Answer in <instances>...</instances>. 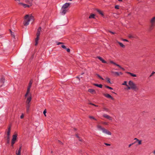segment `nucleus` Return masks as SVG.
<instances>
[{
	"label": "nucleus",
	"mask_w": 155,
	"mask_h": 155,
	"mask_svg": "<svg viewBox=\"0 0 155 155\" xmlns=\"http://www.w3.org/2000/svg\"><path fill=\"white\" fill-rule=\"evenodd\" d=\"M27 98V100L26 101V105H30V102L31 100V95L30 93H29L28 96L25 97Z\"/></svg>",
	"instance_id": "6"
},
{
	"label": "nucleus",
	"mask_w": 155,
	"mask_h": 155,
	"mask_svg": "<svg viewBox=\"0 0 155 155\" xmlns=\"http://www.w3.org/2000/svg\"><path fill=\"white\" fill-rule=\"evenodd\" d=\"M32 1L33 0H31Z\"/></svg>",
	"instance_id": "59"
},
{
	"label": "nucleus",
	"mask_w": 155,
	"mask_h": 155,
	"mask_svg": "<svg viewBox=\"0 0 155 155\" xmlns=\"http://www.w3.org/2000/svg\"><path fill=\"white\" fill-rule=\"evenodd\" d=\"M113 64H114V65H116V66L118 67L119 68H120L123 71H125V69L124 68L122 67L120 65H119L116 64L115 62H114V63H113Z\"/></svg>",
	"instance_id": "17"
},
{
	"label": "nucleus",
	"mask_w": 155,
	"mask_h": 155,
	"mask_svg": "<svg viewBox=\"0 0 155 155\" xmlns=\"http://www.w3.org/2000/svg\"><path fill=\"white\" fill-rule=\"evenodd\" d=\"M70 3H66L64 4L61 9L60 14L62 15H65L68 11Z\"/></svg>",
	"instance_id": "2"
},
{
	"label": "nucleus",
	"mask_w": 155,
	"mask_h": 155,
	"mask_svg": "<svg viewBox=\"0 0 155 155\" xmlns=\"http://www.w3.org/2000/svg\"><path fill=\"white\" fill-rule=\"evenodd\" d=\"M97 76L100 79H101L102 80H104V79L100 75L98 74H97Z\"/></svg>",
	"instance_id": "32"
},
{
	"label": "nucleus",
	"mask_w": 155,
	"mask_h": 155,
	"mask_svg": "<svg viewBox=\"0 0 155 155\" xmlns=\"http://www.w3.org/2000/svg\"><path fill=\"white\" fill-rule=\"evenodd\" d=\"M66 49L68 52H70V49L69 48H66Z\"/></svg>",
	"instance_id": "43"
},
{
	"label": "nucleus",
	"mask_w": 155,
	"mask_h": 155,
	"mask_svg": "<svg viewBox=\"0 0 155 155\" xmlns=\"http://www.w3.org/2000/svg\"><path fill=\"white\" fill-rule=\"evenodd\" d=\"M134 140H136V141H135V142H138V144L140 145L141 144V140H139L137 138H135L134 139Z\"/></svg>",
	"instance_id": "23"
},
{
	"label": "nucleus",
	"mask_w": 155,
	"mask_h": 155,
	"mask_svg": "<svg viewBox=\"0 0 155 155\" xmlns=\"http://www.w3.org/2000/svg\"><path fill=\"white\" fill-rule=\"evenodd\" d=\"M105 87L106 88H107L108 89H110V90H113V88H112V87H110L109 86H105Z\"/></svg>",
	"instance_id": "33"
},
{
	"label": "nucleus",
	"mask_w": 155,
	"mask_h": 155,
	"mask_svg": "<svg viewBox=\"0 0 155 155\" xmlns=\"http://www.w3.org/2000/svg\"><path fill=\"white\" fill-rule=\"evenodd\" d=\"M123 85H126V86H128V85L127 84V82L126 81H124V83L122 84Z\"/></svg>",
	"instance_id": "30"
},
{
	"label": "nucleus",
	"mask_w": 155,
	"mask_h": 155,
	"mask_svg": "<svg viewBox=\"0 0 155 155\" xmlns=\"http://www.w3.org/2000/svg\"><path fill=\"white\" fill-rule=\"evenodd\" d=\"M41 31V28L39 27L37 30V32L36 34V38L35 39V45H37L38 43V41L39 39V36L40 35Z\"/></svg>",
	"instance_id": "3"
},
{
	"label": "nucleus",
	"mask_w": 155,
	"mask_h": 155,
	"mask_svg": "<svg viewBox=\"0 0 155 155\" xmlns=\"http://www.w3.org/2000/svg\"><path fill=\"white\" fill-rule=\"evenodd\" d=\"M127 73L128 74H130L131 76L134 77H137V75L136 74H134L133 73H131L130 72H127Z\"/></svg>",
	"instance_id": "21"
},
{
	"label": "nucleus",
	"mask_w": 155,
	"mask_h": 155,
	"mask_svg": "<svg viewBox=\"0 0 155 155\" xmlns=\"http://www.w3.org/2000/svg\"><path fill=\"white\" fill-rule=\"evenodd\" d=\"M34 20V17L33 16L30 15H27L25 16L23 24L25 26H27L29 25L30 21L33 22Z\"/></svg>",
	"instance_id": "1"
},
{
	"label": "nucleus",
	"mask_w": 155,
	"mask_h": 155,
	"mask_svg": "<svg viewBox=\"0 0 155 155\" xmlns=\"http://www.w3.org/2000/svg\"><path fill=\"white\" fill-rule=\"evenodd\" d=\"M62 43L60 42H57V44L58 45H59L60 44H62Z\"/></svg>",
	"instance_id": "46"
},
{
	"label": "nucleus",
	"mask_w": 155,
	"mask_h": 155,
	"mask_svg": "<svg viewBox=\"0 0 155 155\" xmlns=\"http://www.w3.org/2000/svg\"><path fill=\"white\" fill-rule=\"evenodd\" d=\"M15 1H16V2H17L19 4L20 1V0H15Z\"/></svg>",
	"instance_id": "48"
},
{
	"label": "nucleus",
	"mask_w": 155,
	"mask_h": 155,
	"mask_svg": "<svg viewBox=\"0 0 155 155\" xmlns=\"http://www.w3.org/2000/svg\"><path fill=\"white\" fill-rule=\"evenodd\" d=\"M122 40L124 41H127V42L128 41L127 39H123Z\"/></svg>",
	"instance_id": "47"
},
{
	"label": "nucleus",
	"mask_w": 155,
	"mask_h": 155,
	"mask_svg": "<svg viewBox=\"0 0 155 155\" xmlns=\"http://www.w3.org/2000/svg\"><path fill=\"white\" fill-rule=\"evenodd\" d=\"M103 109L105 111H106L108 112V109L107 108L104 107Z\"/></svg>",
	"instance_id": "34"
},
{
	"label": "nucleus",
	"mask_w": 155,
	"mask_h": 155,
	"mask_svg": "<svg viewBox=\"0 0 155 155\" xmlns=\"http://www.w3.org/2000/svg\"><path fill=\"white\" fill-rule=\"evenodd\" d=\"M111 73L112 74H113L114 76H119L120 75V74H122V73L121 72L119 73L118 72H115V71H112L111 72Z\"/></svg>",
	"instance_id": "12"
},
{
	"label": "nucleus",
	"mask_w": 155,
	"mask_h": 155,
	"mask_svg": "<svg viewBox=\"0 0 155 155\" xmlns=\"http://www.w3.org/2000/svg\"><path fill=\"white\" fill-rule=\"evenodd\" d=\"M46 110H45L43 111V114L45 116H46Z\"/></svg>",
	"instance_id": "41"
},
{
	"label": "nucleus",
	"mask_w": 155,
	"mask_h": 155,
	"mask_svg": "<svg viewBox=\"0 0 155 155\" xmlns=\"http://www.w3.org/2000/svg\"><path fill=\"white\" fill-rule=\"evenodd\" d=\"M89 104H91V105H92V104H92V103H89Z\"/></svg>",
	"instance_id": "57"
},
{
	"label": "nucleus",
	"mask_w": 155,
	"mask_h": 155,
	"mask_svg": "<svg viewBox=\"0 0 155 155\" xmlns=\"http://www.w3.org/2000/svg\"><path fill=\"white\" fill-rule=\"evenodd\" d=\"M97 58L99 59L103 63H107V62L104 60L101 57L98 56Z\"/></svg>",
	"instance_id": "15"
},
{
	"label": "nucleus",
	"mask_w": 155,
	"mask_h": 155,
	"mask_svg": "<svg viewBox=\"0 0 155 155\" xmlns=\"http://www.w3.org/2000/svg\"><path fill=\"white\" fill-rule=\"evenodd\" d=\"M97 127L99 130H101L102 131L103 130V129H104V128L102 127L100 125H97Z\"/></svg>",
	"instance_id": "20"
},
{
	"label": "nucleus",
	"mask_w": 155,
	"mask_h": 155,
	"mask_svg": "<svg viewBox=\"0 0 155 155\" xmlns=\"http://www.w3.org/2000/svg\"><path fill=\"white\" fill-rule=\"evenodd\" d=\"M89 117L90 119H94V120H97V119H95L94 117L93 116H89Z\"/></svg>",
	"instance_id": "31"
},
{
	"label": "nucleus",
	"mask_w": 155,
	"mask_h": 155,
	"mask_svg": "<svg viewBox=\"0 0 155 155\" xmlns=\"http://www.w3.org/2000/svg\"><path fill=\"white\" fill-rule=\"evenodd\" d=\"M102 124H104L107 125L108 124V123L106 122H102Z\"/></svg>",
	"instance_id": "40"
},
{
	"label": "nucleus",
	"mask_w": 155,
	"mask_h": 155,
	"mask_svg": "<svg viewBox=\"0 0 155 155\" xmlns=\"http://www.w3.org/2000/svg\"><path fill=\"white\" fill-rule=\"evenodd\" d=\"M24 117V115L23 114H22L20 116V118L21 119H22Z\"/></svg>",
	"instance_id": "44"
},
{
	"label": "nucleus",
	"mask_w": 155,
	"mask_h": 155,
	"mask_svg": "<svg viewBox=\"0 0 155 155\" xmlns=\"http://www.w3.org/2000/svg\"><path fill=\"white\" fill-rule=\"evenodd\" d=\"M32 83V80H31L30 81V82H29V84L28 85V87L27 92L25 95V97H26L28 96V94H29V93H30V89L31 87Z\"/></svg>",
	"instance_id": "7"
},
{
	"label": "nucleus",
	"mask_w": 155,
	"mask_h": 155,
	"mask_svg": "<svg viewBox=\"0 0 155 155\" xmlns=\"http://www.w3.org/2000/svg\"><path fill=\"white\" fill-rule=\"evenodd\" d=\"M117 43L120 45L121 47L123 48H124L125 47V46L122 43L119 41H117Z\"/></svg>",
	"instance_id": "24"
},
{
	"label": "nucleus",
	"mask_w": 155,
	"mask_h": 155,
	"mask_svg": "<svg viewBox=\"0 0 155 155\" xmlns=\"http://www.w3.org/2000/svg\"><path fill=\"white\" fill-rule=\"evenodd\" d=\"M19 4L20 5H23L24 8L29 7H30L29 5L25 4H23L22 3H19Z\"/></svg>",
	"instance_id": "19"
},
{
	"label": "nucleus",
	"mask_w": 155,
	"mask_h": 155,
	"mask_svg": "<svg viewBox=\"0 0 155 155\" xmlns=\"http://www.w3.org/2000/svg\"><path fill=\"white\" fill-rule=\"evenodd\" d=\"M10 31L11 33V34L12 36H13L14 37H15L14 35V33L12 32L11 30H10Z\"/></svg>",
	"instance_id": "37"
},
{
	"label": "nucleus",
	"mask_w": 155,
	"mask_h": 155,
	"mask_svg": "<svg viewBox=\"0 0 155 155\" xmlns=\"http://www.w3.org/2000/svg\"><path fill=\"white\" fill-rule=\"evenodd\" d=\"M95 15L94 14H91L89 16V18H94Z\"/></svg>",
	"instance_id": "26"
},
{
	"label": "nucleus",
	"mask_w": 155,
	"mask_h": 155,
	"mask_svg": "<svg viewBox=\"0 0 155 155\" xmlns=\"http://www.w3.org/2000/svg\"><path fill=\"white\" fill-rule=\"evenodd\" d=\"M104 95L107 98H110L112 100H114V98L109 94H104Z\"/></svg>",
	"instance_id": "13"
},
{
	"label": "nucleus",
	"mask_w": 155,
	"mask_h": 155,
	"mask_svg": "<svg viewBox=\"0 0 155 155\" xmlns=\"http://www.w3.org/2000/svg\"><path fill=\"white\" fill-rule=\"evenodd\" d=\"M92 105H93L94 106H96V107H97L98 106L97 105H95L94 104H92Z\"/></svg>",
	"instance_id": "52"
},
{
	"label": "nucleus",
	"mask_w": 155,
	"mask_h": 155,
	"mask_svg": "<svg viewBox=\"0 0 155 155\" xmlns=\"http://www.w3.org/2000/svg\"><path fill=\"white\" fill-rule=\"evenodd\" d=\"M21 147H20L18 151H16V155H20L21 152Z\"/></svg>",
	"instance_id": "16"
},
{
	"label": "nucleus",
	"mask_w": 155,
	"mask_h": 155,
	"mask_svg": "<svg viewBox=\"0 0 155 155\" xmlns=\"http://www.w3.org/2000/svg\"><path fill=\"white\" fill-rule=\"evenodd\" d=\"M5 79L3 77L1 78L0 79V82L4 83V82Z\"/></svg>",
	"instance_id": "25"
},
{
	"label": "nucleus",
	"mask_w": 155,
	"mask_h": 155,
	"mask_svg": "<svg viewBox=\"0 0 155 155\" xmlns=\"http://www.w3.org/2000/svg\"><path fill=\"white\" fill-rule=\"evenodd\" d=\"M155 72H154V71H153V72L152 73H151V75H150V77H151L152 76H153V75L154 74H155Z\"/></svg>",
	"instance_id": "42"
},
{
	"label": "nucleus",
	"mask_w": 155,
	"mask_h": 155,
	"mask_svg": "<svg viewBox=\"0 0 155 155\" xmlns=\"http://www.w3.org/2000/svg\"><path fill=\"white\" fill-rule=\"evenodd\" d=\"M102 132L103 133L106 134L108 135H111V133L108 130L105 129V128H104V129H103V130Z\"/></svg>",
	"instance_id": "11"
},
{
	"label": "nucleus",
	"mask_w": 155,
	"mask_h": 155,
	"mask_svg": "<svg viewBox=\"0 0 155 155\" xmlns=\"http://www.w3.org/2000/svg\"><path fill=\"white\" fill-rule=\"evenodd\" d=\"M88 91L91 94H95L96 93L95 90L92 89H89Z\"/></svg>",
	"instance_id": "14"
},
{
	"label": "nucleus",
	"mask_w": 155,
	"mask_h": 155,
	"mask_svg": "<svg viewBox=\"0 0 155 155\" xmlns=\"http://www.w3.org/2000/svg\"><path fill=\"white\" fill-rule=\"evenodd\" d=\"M76 78H78V79H79V80H80V78H79V77H76Z\"/></svg>",
	"instance_id": "54"
},
{
	"label": "nucleus",
	"mask_w": 155,
	"mask_h": 155,
	"mask_svg": "<svg viewBox=\"0 0 155 155\" xmlns=\"http://www.w3.org/2000/svg\"><path fill=\"white\" fill-rule=\"evenodd\" d=\"M119 5H116L115 6V8H116V9H119Z\"/></svg>",
	"instance_id": "36"
},
{
	"label": "nucleus",
	"mask_w": 155,
	"mask_h": 155,
	"mask_svg": "<svg viewBox=\"0 0 155 155\" xmlns=\"http://www.w3.org/2000/svg\"><path fill=\"white\" fill-rule=\"evenodd\" d=\"M109 32L111 33L112 34H115V33L114 32H112V31H109Z\"/></svg>",
	"instance_id": "49"
},
{
	"label": "nucleus",
	"mask_w": 155,
	"mask_h": 155,
	"mask_svg": "<svg viewBox=\"0 0 155 155\" xmlns=\"http://www.w3.org/2000/svg\"><path fill=\"white\" fill-rule=\"evenodd\" d=\"M104 144L105 145H106L108 146H110V144L109 143H105Z\"/></svg>",
	"instance_id": "45"
},
{
	"label": "nucleus",
	"mask_w": 155,
	"mask_h": 155,
	"mask_svg": "<svg viewBox=\"0 0 155 155\" xmlns=\"http://www.w3.org/2000/svg\"><path fill=\"white\" fill-rule=\"evenodd\" d=\"M94 85L100 88H102V85L101 84H94Z\"/></svg>",
	"instance_id": "22"
},
{
	"label": "nucleus",
	"mask_w": 155,
	"mask_h": 155,
	"mask_svg": "<svg viewBox=\"0 0 155 155\" xmlns=\"http://www.w3.org/2000/svg\"><path fill=\"white\" fill-rule=\"evenodd\" d=\"M11 128L10 127H9L8 129V130L6 131L7 134V138L8 140V143L9 141L10 138V134Z\"/></svg>",
	"instance_id": "9"
},
{
	"label": "nucleus",
	"mask_w": 155,
	"mask_h": 155,
	"mask_svg": "<svg viewBox=\"0 0 155 155\" xmlns=\"http://www.w3.org/2000/svg\"><path fill=\"white\" fill-rule=\"evenodd\" d=\"M76 137H77L78 138V139H79V141H82V139H80V138L78 136L77 134L76 135Z\"/></svg>",
	"instance_id": "35"
},
{
	"label": "nucleus",
	"mask_w": 155,
	"mask_h": 155,
	"mask_svg": "<svg viewBox=\"0 0 155 155\" xmlns=\"http://www.w3.org/2000/svg\"><path fill=\"white\" fill-rule=\"evenodd\" d=\"M151 25L149 27L150 31L152 30L154 28L155 25V17H153L150 21Z\"/></svg>",
	"instance_id": "5"
},
{
	"label": "nucleus",
	"mask_w": 155,
	"mask_h": 155,
	"mask_svg": "<svg viewBox=\"0 0 155 155\" xmlns=\"http://www.w3.org/2000/svg\"><path fill=\"white\" fill-rule=\"evenodd\" d=\"M59 141V142L60 143H61V142L60 141Z\"/></svg>",
	"instance_id": "56"
},
{
	"label": "nucleus",
	"mask_w": 155,
	"mask_h": 155,
	"mask_svg": "<svg viewBox=\"0 0 155 155\" xmlns=\"http://www.w3.org/2000/svg\"><path fill=\"white\" fill-rule=\"evenodd\" d=\"M129 85L131 87V89L134 91H137L138 89L136 86V85L131 81H130L129 82Z\"/></svg>",
	"instance_id": "4"
},
{
	"label": "nucleus",
	"mask_w": 155,
	"mask_h": 155,
	"mask_svg": "<svg viewBox=\"0 0 155 155\" xmlns=\"http://www.w3.org/2000/svg\"><path fill=\"white\" fill-rule=\"evenodd\" d=\"M153 154L155 155V150H154L153 151Z\"/></svg>",
	"instance_id": "53"
},
{
	"label": "nucleus",
	"mask_w": 155,
	"mask_h": 155,
	"mask_svg": "<svg viewBox=\"0 0 155 155\" xmlns=\"http://www.w3.org/2000/svg\"><path fill=\"white\" fill-rule=\"evenodd\" d=\"M127 86L128 87L127 88H128V89H131V87L130 86V87H129V86Z\"/></svg>",
	"instance_id": "50"
},
{
	"label": "nucleus",
	"mask_w": 155,
	"mask_h": 155,
	"mask_svg": "<svg viewBox=\"0 0 155 155\" xmlns=\"http://www.w3.org/2000/svg\"><path fill=\"white\" fill-rule=\"evenodd\" d=\"M103 117L108 119L110 121H112L113 120V118L112 117H110V116L106 114H104L103 115Z\"/></svg>",
	"instance_id": "10"
},
{
	"label": "nucleus",
	"mask_w": 155,
	"mask_h": 155,
	"mask_svg": "<svg viewBox=\"0 0 155 155\" xmlns=\"http://www.w3.org/2000/svg\"><path fill=\"white\" fill-rule=\"evenodd\" d=\"M32 1L33 0H31Z\"/></svg>",
	"instance_id": "58"
},
{
	"label": "nucleus",
	"mask_w": 155,
	"mask_h": 155,
	"mask_svg": "<svg viewBox=\"0 0 155 155\" xmlns=\"http://www.w3.org/2000/svg\"><path fill=\"white\" fill-rule=\"evenodd\" d=\"M136 143V142H135L134 143H132L131 144H130L129 145V147H130L132 145H133V144H134L135 143Z\"/></svg>",
	"instance_id": "39"
},
{
	"label": "nucleus",
	"mask_w": 155,
	"mask_h": 155,
	"mask_svg": "<svg viewBox=\"0 0 155 155\" xmlns=\"http://www.w3.org/2000/svg\"><path fill=\"white\" fill-rule=\"evenodd\" d=\"M26 2L28 3L29 4H31L32 1L31 0H25Z\"/></svg>",
	"instance_id": "28"
},
{
	"label": "nucleus",
	"mask_w": 155,
	"mask_h": 155,
	"mask_svg": "<svg viewBox=\"0 0 155 155\" xmlns=\"http://www.w3.org/2000/svg\"><path fill=\"white\" fill-rule=\"evenodd\" d=\"M17 135V134H14L12 136V146H13L16 140Z\"/></svg>",
	"instance_id": "8"
},
{
	"label": "nucleus",
	"mask_w": 155,
	"mask_h": 155,
	"mask_svg": "<svg viewBox=\"0 0 155 155\" xmlns=\"http://www.w3.org/2000/svg\"><path fill=\"white\" fill-rule=\"evenodd\" d=\"M118 0L119 2H121L122 1V0Z\"/></svg>",
	"instance_id": "55"
},
{
	"label": "nucleus",
	"mask_w": 155,
	"mask_h": 155,
	"mask_svg": "<svg viewBox=\"0 0 155 155\" xmlns=\"http://www.w3.org/2000/svg\"><path fill=\"white\" fill-rule=\"evenodd\" d=\"M97 12H98L101 15H103V14L102 12L99 9H97Z\"/></svg>",
	"instance_id": "27"
},
{
	"label": "nucleus",
	"mask_w": 155,
	"mask_h": 155,
	"mask_svg": "<svg viewBox=\"0 0 155 155\" xmlns=\"http://www.w3.org/2000/svg\"><path fill=\"white\" fill-rule=\"evenodd\" d=\"M61 47L62 48H63L64 49H66V46L65 45H61Z\"/></svg>",
	"instance_id": "38"
},
{
	"label": "nucleus",
	"mask_w": 155,
	"mask_h": 155,
	"mask_svg": "<svg viewBox=\"0 0 155 155\" xmlns=\"http://www.w3.org/2000/svg\"><path fill=\"white\" fill-rule=\"evenodd\" d=\"M114 62V61H110V62L111 63H112V64Z\"/></svg>",
	"instance_id": "51"
},
{
	"label": "nucleus",
	"mask_w": 155,
	"mask_h": 155,
	"mask_svg": "<svg viewBox=\"0 0 155 155\" xmlns=\"http://www.w3.org/2000/svg\"><path fill=\"white\" fill-rule=\"evenodd\" d=\"M106 79L107 80V82L108 83L111 84L109 78H106Z\"/></svg>",
	"instance_id": "29"
},
{
	"label": "nucleus",
	"mask_w": 155,
	"mask_h": 155,
	"mask_svg": "<svg viewBox=\"0 0 155 155\" xmlns=\"http://www.w3.org/2000/svg\"><path fill=\"white\" fill-rule=\"evenodd\" d=\"M30 105H26V112L28 113L30 110Z\"/></svg>",
	"instance_id": "18"
}]
</instances>
